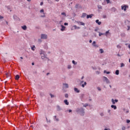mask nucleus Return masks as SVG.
<instances>
[{
  "instance_id": "obj_1",
  "label": "nucleus",
  "mask_w": 130,
  "mask_h": 130,
  "mask_svg": "<svg viewBox=\"0 0 130 130\" xmlns=\"http://www.w3.org/2000/svg\"><path fill=\"white\" fill-rule=\"evenodd\" d=\"M47 39V35L42 34L41 35V39Z\"/></svg>"
},
{
  "instance_id": "obj_2",
  "label": "nucleus",
  "mask_w": 130,
  "mask_h": 130,
  "mask_svg": "<svg viewBox=\"0 0 130 130\" xmlns=\"http://www.w3.org/2000/svg\"><path fill=\"white\" fill-rule=\"evenodd\" d=\"M126 8H128V6L126 5H124L123 6H121L122 10H124V11H126Z\"/></svg>"
},
{
  "instance_id": "obj_3",
  "label": "nucleus",
  "mask_w": 130,
  "mask_h": 130,
  "mask_svg": "<svg viewBox=\"0 0 130 130\" xmlns=\"http://www.w3.org/2000/svg\"><path fill=\"white\" fill-rule=\"evenodd\" d=\"M115 102L116 103H117L118 102V100H114L113 99H112V104H115Z\"/></svg>"
},
{
  "instance_id": "obj_4",
  "label": "nucleus",
  "mask_w": 130,
  "mask_h": 130,
  "mask_svg": "<svg viewBox=\"0 0 130 130\" xmlns=\"http://www.w3.org/2000/svg\"><path fill=\"white\" fill-rule=\"evenodd\" d=\"M41 54H42L41 57H42V59H44V58H47L46 57V55H45L44 54L42 53Z\"/></svg>"
},
{
  "instance_id": "obj_5",
  "label": "nucleus",
  "mask_w": 130,
  "mask_h": 130,
  "mask_svg": "<svg viewBox=\"0 0 130 130\" xmlns=\"http://www.w3.org/2000/svg\"><path fill=\"white\" fill-rule=\"evenodd\" d=\"M61 31H64L66 30V26L63 25H61Z\"/></svg>"
},
{
  "instance_id": "obj_6",
  "label": "nucleus",
  "mask_w": 130,
  "mask_h": 130,
  "mask_svg": "<svg viewBox=\"0 0 130 130\" xmlns=\"http://www.w3.org/2000/svg\"><path fill=\"white\" fill-rule=\"evenodd\" d=\"M111 108H113V109H114L115 110L117 109V107H116V106H114L113 105H111Z\"/></svg>"
},
{
  "instance_id": "obj_7",
  "label": "nucleus",
  "mask_w": 130,
  "mask_h": 130,
  "mask_svg": "<svg viewBox=\"0 0 130 130\" xmlns=\"http://www.w3.org/2000/svg\"><path fill=\"white\" fill-rule=\"evenodd\" d=\"M104 79L105 81H106L107 83H109V80H108V78L106 77H104Z\"/></svg>"
},
{
  "instance_id": "obj_8",
  "label": "nucleus",
  "mask_w": 130,
  "mask_h": 130,
  "mask_svg": "<svg viewBox=\"0 0 130 130\" xmlns=\"http://www.w3.org/2000/svg\"><path fill=\"white\" fill-rule=\"evenodd\" d=\"M95 22L96 24H98L99 25H100L101 24V22L99 21V20L97 19L95 20Z\"/></svg>"
},
{
  "instance_id": "obj_9",
  "label": "nucleus",
  "mask_w": 130,
  "mask_h": 130,
  "mask_svg": "<svg viewBox=\"0 0 130 130\" xmlns=\"http://www.w3.org/2000/svg\"><path fill=\"white\" fill-rule=\"evenodd\" d=\"M74 91L75 92H77V93H80V90L79 89H78V88H74Z\"/></svg>"
},
{
  "instance_id": "obj_10",
  "label": "nucleus",
  "mask_w": 130,
  "mask_h": 130,
  "mask_svg": "<svg viewBox=\"0 0 130 130\" xmlns=\"http://www.w3.org/2000/svg\"><path fill=\"white\" fill-rule=\"evenodd\" d=\"M21 28L23 30H26L27 29V26L26 25H24L23 26H21Z\"/></svg>"
},
{
  "instance_id": "obj_11",
  "label": "nucleus",
  "mask_w": 130,
  "mask_h": 130,
  "mask_svg": "<svg viewBox=\"0 0 130 130\" xmlns=\"http://www.w3.org/2000/svg\"><path fill=\"white\" fill-rule=\"evenodd\" d=\"M19 79H20V76H19V75H17L16 76H15V80H19Z\"/></svg>"
},
{
  "instance_id": "obj_12",
  "label": "nucleus",
  "mask_w": 130,
  "mask_h": 130,
  "mask_svg": "<svg viewBox=\"0 0 130 130\" xmlns=\"http://www.w3.org/2000/svg\"><path fill=\"white\" fill-rule=\"evenodd\" d=\"M64 103H65V104L66 105H69V102H68L67 100H66L64 101Z\"/></svg>"
},
{
  "instance_id": "obj_13",
  "label": "nucleus",
  "mask_w": 130,
  "mask_h": 130,
  "mask_svg": "<svg viewBox=\"0 0 130 130\" xmlns=\"http://www.w3.org/2000/svg\"><path fill=\"white\" fill-rule=\"evenodd\" d=\"M92 16H93V14L87 15V19H89V18H92Z\"/></svg>"
},
{
  "instance_id": "obj_14",
  "label": "nucleus",
  "mask_w": 130,
  "mask_h": 130,
  "mask_svg": "<svg viewBox=\"0 0 130 130\" xmlns=\"http://www.w3.org/2000/svg\"><path fill=\"white\" fill-rule=\"evenodd\" d=\"M63 86H64L65 88H69V84H67V83H64L63 84Z\"/></svg>"
},
{
  "instance_id": "obj_15",
  "label": "nucleus",
  "mask_w": 130,
  "mask_h": 130,
  "mask_svg": "<svg viewBox=\"0 0 130 130\" xmlns=\"http://www.w3.org/2000/svg\"><path fill=\"white\" fill-rule=\"evenodd\" d=\"M61 108H60V107H59V106H57V110L58 111H59V110H61Z\"/></svg>"
},
{
  "instance_id": "obj_16",
  "label": "nucleus",
  "mask_w": 130,
  "mask_h": 130,
  "mask_svg": "<svg viewBox=\"0 0 130 130\" xmlns=\"http://www.w3.org/2000/svg\"><path fill=\"white\" fill-rule=\"evenodd\" d=\"M115 74H116L117 75H119V70H116V72H115Z\"/></svg>"
},
{
  "instance_id": "obj_17",
  "label": "nucleus",
  "mask_w": 130,
  "mask_h": 130,
  "mask_svg": "<svg viewBox=\"0 0 130 130\" xmlns=\"http://www.w3.org/2000/svg\"><path fill=\"white\" fill-rule=\"evenodd\" d=\"M86 85H87V82H85L84 84H82V87H83V88H84V87H85V86H86Z\"/></svg>"
},
{
  "instance_id": "obj_18",
  "label": "nucleus",
  "mask_w": 130,
  "mask_h": 130,
  "mask_svg": "<svg viewBox=\"0 0 130 130\" xmlns=\"http://www.w3.org/2000/svg\"><path fill=\"white\" fill-rule=\"evenodd\" d=\"M86 16H87V14L86 13H83L82 18H85V17H86Z\"/></svg>"
},
{
  "instance_id": "obj_19",
  "label": "nucleus",
  "mask_w": 130,
  "mask_h": 130,
  "mask_svg": "<svg viewBox=\"0 0 130 130\" xmlns=\"http://www.w3.org/2000/svg\"><path fill=\"white\" fill-rule=\"evenodd\" d=\"M61 15H62L63 16H65V17L67 16V14L64 12H62L61 13Z\"/></svg>"
},
{
  "instance_id": "obj_20",
  "label": "nucleus",
  "mask_w": 130,
  "mask_h": 130,
  "mask_svg": "<svg viewBox=\"0 0 130 130\" xmlns=\"http://www.w3.org/2000/svg\"><path fill=\"white\" fill-rule=\"evenodd\" d=\"M74 27L75 29H80V27H77V25H74Z\"/></svg>"
},
{
  "instance_id": "obj_21",
  "label": "nucleus",
  "mask_w": 130,
  "mask_h": 130,
  "mask_svg": "<svg viewBox=\"0 0 130 130\" xmlns=\"http://www.w3.org/2000/svg\"><path fill=\"white\" fill-rule=\"evenodd\" d=\"M105 34H102L101 32H99V36H102V35H105Z\"/></svg>"
},
{
  "instance_id": "obj_22",
  "label": "nucleus",
  "mask_w": 130,
  "mask_h": 130,
  "mask_svg": "<svg viewBox=\"0 0 130 130\" xmlns=\"http://www.w3.org/2000/svg\"><path fill=\"white\" fill-rule=\"evenodd\" d=\"M55 120L58 121V118H56V116H54Z\"/></svg>"
},
{
  "instance_id": "obj_23",
  "label": "nucleus",
  "mask_w": 130,
  "mask_h": 130,
  "mask_svg": "<svg viewBox=\"0 0 130 130\" xmlns=\"http://www.w3.org/2000/svg\"><path fill=\"white\" fill-rule=\"evenodd\" d=\"M80 24L82 26H84V25H85V23L84 22H80Z\"/></svg>"
},
{
  "instance_id": "obj_24",
  "label": "nucleus",
  "mask_w": 130,
  "mask_h": 130,
  "mask_svg": "<svg viewBox=\"0 0 130 130\" xmlns=\"http://www.w3.org/2000/svg\"><path fill=\"white\" fill-rule=\"evenodd\" d=\"M31 49H32V50H33V51L35 50V46H33L31 47Z\"/></svg>"
},
{
  "instance_id": "obj_25",
  "label": "nucleus",
  "mask_w": 130,
  "mask_h": 130,
  "mask_svg": "<svg viewBox=\"0 0 130 130\" xmlns=\"http://www.w3.org/2000/svg\"><path fill=\"white\" fill-rule=\"evenodd\" d=\"M100 51H101V53H103V52H104V51H103V49H100Z\"/></svg>"
},
{
  "instance_id": "obj_26",
  "label": "nucleus",
  "mask_w": 130,
  "mask_h": 130,
  "mask_svg": "<svg viewBox=\"0 0 130 130\" xmlns=\"http://www.w3.org/2000/svg\"><path fill=\"white\" fill-rule=\"evenodd\" d=\"M108 33H109V30H107V31L106 32V34H105L106 36H107V34H108Z\"/></svg>"
},
{
  "instance_id": "obj_27",
  "label": "nucleus",
  "mask_w": 130,
  "mask_h": 130,
  "mask_svg": "<svg viewBox=\"0 0 130 130\" xmlns=\"http://www.w3.org/2000/svg\"><path fill=\"white\" fill-rule=\"evenodd\" d=\"M104 73H106L107 75L110 74V72H106V71H104Z\"/></svg>"
},
{
  "instance_id": "obj_28",
  "label": "nucleus",
  "mask_w": 130,
  "mask_h": 130,
  "mask_svg": "<svg viewBox=\"0 0 130 130\" xmlns=\"http://www.w3.org/2000/svg\"><path fill=\"white\" fill-rule=\"evenodd\" d=\"M124 67V63H121V68H122V67Z\"/></svg>"
},
{
  "instance_id": "obj_29",
  "label": "nucleus",
  "mask_w": 130,
  "mask_h": 130,
  "mask_svg": "<svg viewBox=\"0 0 130 130\" xmlns=\"http://www.w3.org/2000/svg\"><path fill=\"white\" fill-rule=\"evenodd\" d=\"M106 2H107V4H109V3H110V0H106Z\"/></svg>"
},
{
  "instance_id": "obj_30",
  "label": "nucleus",
  "mask_w": 130,
  "mask_h": 130,
  "mask_svg": "<svg viewBox=\"0 0 130 130\" xmlns=\"http://www.w3.org/2000/svg\"><path fill=\"white\" fill-rule=\"evenodd\" d=\"M117 48H121V46H120L119 45H117Z\"/></svg>"
},
{
  "instance_id": "obj_31",
  "label": "nucleus",
  "mask_w": 130,
  "mask_h": 130,
  "mask_svg": "<svg viewBox=\"0 0 130 130\" xmlns=\"http://www.w3.org/2000/svg\"><path fill=\"white\" fill-rule=\"evenodd\" d=\"M72 63H73V64H76L77 63V62H76L75 61V60H73V61H72Z\"/></svg>"
},
{
  "instance_id": "obj_32",
  "label": "nucleus",
  "mask_w": 130,
  "mask_h": 130,
  "mask_svg": "<svg viewBox=\"0 0 130 130\" xmlns=\"http://www.w3.org/2000/svg\"><path fill=\"white\" fill-rule=\"evenodd\" d=\"M40 13H44V10H43V9L41 10Z\"/></svg>"
},
{
  "instance_id": "obj_33",
  "label": "nucleus",
  "mask_w": 130,
  "mask_h": 130,
  "mask_svg": "<svg viewBox=\"0 0 130 130\" xmlns=\"http://www.w3.org/2000/svg\"><path fill=\"white\" fill-rule=\"evenodd\" d=\"M122 130H125V126H123L122 127Z\"/></svg>"
},
{
  "instance_id": "obj_34",
  "label": "nucleus",
  "mask_w": 130,
  "mask_h": 130,
  "mask_svg": "<svg viewBox=\"0 0 130 130\" xmlns=\"http://www.w3.org/2000/svg\"><path fill=\"white\" fill-rule=\"evenodd\" d=\"M50 96H51V98H53V97H54V95H53L52 94H50Z\"/></svg>"
},
{
  "instance_id": "obj_35",
  "label": "nucleus",
  "mask_w": 130,
  "mask_h": 130,
  "mask_svg": "<svg viewBox=\"0 0 130 130\" xmlns=\"http://www.w3.org/2000/svg\"><path fill=\"white\" fill-rule=\"evenodd\" d=\"M66 98H68L69 97V95L68 94H65Z\"/></svg>"
},
{
  "instance_id": "obj_36",
  "label": "nucleus",
  "mask_w": 130,
  "mask_h": 130,
  "mask_svg": "<svg viewBox=\"0 0 130 130\" xmlns=\"http://www.w3.org/2000/svg\"><path fill=\"white\" fill-rule=\"evenodd\" d=\"M64 26H68V25H69V23H64Z\"/></svg>"
},
{
  "instance_id": "obj_37",
  "label": "nucleus",
  "mask_w": 130,
  "mask_h": 130,
  "mask_svg": "<svg viewBox=\"0 0 130 130\" xmlns=\"http://www.w3.org/2000/svg\"><path fill=\"white\" fill-rule=\"evenodd\" d=\"M83 106H84V107H87V106H88V104H86Z\"/></svg>"
},
{
  "instance_id": "obj_38",
  "label": "nucleus",
  "mask_w": 130,
  "mask_h": 130,
  "mask_svg": "<svg viewBox=\"0 0 130 130\" xmlns=\"http://www.w3.org/2000/svg\"><path fill=\"white\" fill-rule=\"evenodd\" d=\"M130 120H126V123H129Z\"/></svg>"
},
{
  "instance_id": "obj_39",
  "label": "nucleus",
  "mask_w": 130,
  "mask_h": 130,
  "mask_svg": "<svg viewBox=\"0 0 130 130\" xmlns=\"http://www.w3.org/2000/svg\"><path fill=\"white\" fill-rule=\"evenodd\" d=\"M98 90H99V91H101V88H100V87H98Z\"/></svg>"
},
{
  "instance_id": "obj_40",
  "label": "nucleus",
  "mask_w": 130,
  "mask_h": 130,
  "mask_svg": "<svg viewBox=\"0 0 130 130\" xmlns=\"http://www.w3.org/2000/svg\"><path fill=\"white\" fill-rule=\"evenodd\" d=\"M4 19V17L0 15V19Z\"/></svg>"
},
{
  "instance_id": "obj_41",
  "label": "nucleus",
  "mask_w": 130,
  "mask_h": 130,
  "mask_svg": "<svg viewBox=\"0 0 130 130\" xmlns=\"http://www.w3.org/2000/svg\"><path fill=\"white\" fill-rule=\"evenodd\" d=\"M93 45H94V44H96V42L93 41L92 43Z\"/></svg>"
},
{
  "instance_id": "obj_42",
  "label": "nucleus",
  "mask_w": 130,
  "mask_h": 130,
  "mask_svg": "<svg viewBox=\"0 0 130 130\" xmlns=\"http://www.w3.org/2000/svg\"><path fill=\"white\" fill-rule=\"evenodd\" d=\"M71 68H72V66H68V69H71Z\"/></svg>"
},
{
  "instance_id": "obj_43",
  "label": "nucleus",
  "mask_w": 130,
  "mask_h": 130,
  "mask_svg": "<svg viewBox=\"0 0 130 130\" xmlns=\"http://www.w3.org/2000/svg\"><path fill=\"white\" fill-rule=\"evenodd\" d=\"M40 5L43 6V2H41V4H40Z\"/></svg>"
},
{
  "instance_id": "obj_44",
  "label": "nucleus",
  "mask_w": 130,
  "mask_h": 130,
  "mask_svg": "<svg viewBox=\"0 0 130 130\" xmlns=\"http://www.w3.org/2000/svg\"><path fill=\"white\" fill-rule=\"evenodd\" d=\"M101 116H103V115H104L103 113H101Z\"/></svg>"
},
{
  "instance_id": "obj_45",
  "label": "nucleus",
  "mask_w": 130,
  "mask_h": 130,
  "mask_svg": "<svg viewBox=\"0 0 130 130\" xmlns=\"http://www.w3.org/2000/svg\"><path fill=\"white\" fill-rule=\"evenodd\" d=\"M89 43H92V40H89Z\"/></svg>"
},
{
  "instance_id": "obj_46",
  "label": "nucleus",
  "mask_w": 130,
  "mask_h": 130,
  "mask_svg": "<svg viewBox=\"0 0 130 130\" xmlns=\"http://www.w3.org/2000/svg\"><path fill=\"white\" fill-rule=\"evenodd\" d=\"M43 14H44V15L41 16V17H45V15H44V13H43Z\"/></svg>"
},
{
  "instance_id": "obj_47",
  "label": "nucleus",
  "mask_w": 130,
  "mask_h": 130,
  "mask_svg": "<svg viewBox=\"0 0 130 130\" xmlns=\"http://www.w3.org/2000/svg\"><path fill=\"white\" fill-rule=\"evenodd\" d=\"M130 29V27L128 26V29H127V30L128 31V30H129Z\"/></svg>"
},
{
  "instance_id": "obj_48",
  "label": "nucleus",
  "mask_w": 130,
  "mask_h": 130,
  "mask_svg": "<svg viewBox=\"0 0 130 130\" xmlns=\"http://www.w3.org/2000/svg\"><path fill=\"white\" fill-rule=\"evenodd\" d=\"M103 17H104V18H106V15H104Z\"/></svg>"
},
{
  "instance_id": "obj_49",
  "label": "nucleus",
  "mask_w": 130,
  "mask_h": 130,
  "mask_svg": "<svg viewBox=\"0 0 130 130\" xmlns=\"http://www.w3.org/2000/svg\"><path fill=\"white\" fill-rule=\"evenodd\" d=\"M55 2H59V0H54Z\"/></svg>"
},
{
  "instance_id": "obj_50",
  "label": "nucleus",
  "mask_w": 130,
  "mask_h": 130,
  "mask_svg": "<svg viewBox=\"0 0 130 130\" xmlns=\"http://www.w3.org/2000/svg\"><path fill=\"white\" fill-rule=\"evenodd\" d=\"M69 112H72V110H69Z\"/></svg>"
},
{
  "instance_id": "obj_51",
  "label": "nucleus",
  "mask_w": 130,
  "mask_h": 130,
  "mask_svg": "<svg viewBox=\"0 0 130 130\" xmlns=\"http://www.w3.org/2000/svg\"><path fill=\"white\" fill-rule=\"evenodd\" d=\"M6 76H9V73H7Z\"/></svg>"
},
{
  "instance_id": "obj_52",
  "label": "nucleus",
  "mask_w": 130,
  "mask_h": 130,
  "mask_svg": "<svg viewBox=\"0 0 130 130\" xmlns=\"http://www.w3.org/2000/svg\"><path fill=\"white\" fill-rule=\"evenodd\" d=\"M104 130H110V129H106V128H105Z\"/></svg>"
},
{
  "instance_id": "obj_53",
  "label": "nucleus",
  "mask_w": 130,
  "mask_h": 130,
  "mask_svg": "<svg viewBox=\"0 0 130 130\" xmlns=\"http://www.w3.org/2000/svg\"><path fill=\"white\" fill-rule=\"evenodd\" d=\"M28 2H31V0H27Z\"/></svg>"
},
{
  "instance_id": "obj_54",
  "label": "nucleus",
  "mask_w": 130,
  "mask_h": 130,
  "mask_svg": "<svg viewBox=\"0 0 130 130\" xmlns=\"http://www.w3.org/2000/svg\"><path fill=\"white\" fill-rule=\"evenodd\" d=\"M31 64L32 66H34V63L32 62Z\"/></svg>"
},
{
  "instance_id": "obj_55",
  "label": "nucleus",
  "mask_w": 130,
  "mask_h": 130,
  "mask_svg": "<svg viewBox=\"0 0 130 130\" xmlns=\"http://www.w3.org/2000/svg\"><path fill=\"white\" fill-rule=\"evenodd\" d=\"M81 79L83 80V79H84V76H83Z\"/></svg>"
},
{
  "instance_id": "obj_56",
  "label": "nucleus",
  "mask_w": 130,
  "mask_h": 130,
  "mask_svg": "<svg viewBox=\"0 0 130 130\" xmlns=\"http://www.w3.org/2000/svg\"><path fill=\"white\" fill-rule=\"evenodd\" d=\"M21 59H23L22 57H20Z\"/></svg>"
},
{
  "instance_id": "obj_57",
  "label": "nucleus",
  "mask_w": 130,
  "mask_h": 130,
  "mask_svg": "<svg viewBox=\"0 0 130 130\" xmlns=\"http://www.w3.org/2000/svg\"><path fill=\"white\" fill-rule=\"evenodd\" d=\"M128 47L129 48H130V45H128Z\"/></svg>"
},
{
  "instance_id": "obj_58",
  "label": "nucleus",
  "mask_w": 130,
  "mask_h": 130,
  "mask_svg": "<svg viewBox=\"0 0 130 130\" xmlns=\"http://www.w3.org/2000/svg\"><path fill=\"white\" fill-rule=\"evenodd\" d=\"M49 73H48L47 74V76H48V74H49Z\"/></svg>"
},
{
  "instance_id": "obj_59",
  "label": "nucleus",
  "mask_w": 130,
  "mask_h": 130,
  "mask_svg": "<svg viewBox=\"0 0 130 130\" xmlns=\"http://www.w3.org/2000/svg\"><path fill=\"white\" fill-rule=\"evenodd\" d=\"M118 56H120V55H119V54H118Z\"/></svg>"
},
{
  "instance_id": "obj_60",
  "label": "nucleus",
  "mask_w": 130,
  "mask_h": 130,
  "mask_svg": "<svg viewBox=\"0 0 130 130\" xmlns=\"http://www.w3.org/2000/svg\"><path fill=\"white\" fill-rule=\"evenodd\" d=\"M6 23H7V24H8V21H6Z\"/></svg>"
},
{
  "instance_id": "obj_61",
  "label": "nucleus",
  "mask_w": 130,
  "mask_h": 130,
  "mask_svg": "<svg viewBox=\"0 0 130 130\" xmlns=\"http://www.w3.org/2000/svg\"><path fill=\"white\" fill-rule=\"evenodd\" d=\"M82 83H84V81H81V84H82Z\"/></svg>"
},
{
  "instance_id": "obj_62",
  "label": "nucleus",
  "mask_w": 130,
  "mask_h": 130,
  "mask_svg": "<svg viewBox=\"0 0 130 130\" xmlns=\"http://www.w3.org/2000/svg\"><path fill=\"white\" fill-rule=\"evenodd\" d=\"M129 62H130V58L129 59Z\"/></svg>"
},
{
  "instance_id": "obj_63",
  "label": "nucleus",
  "mask_w": 130,
  "mask_h": 130,
  "mask_svg": "<svg viewBox=\"0 0 130 130\" xmlns=\"http://www.w3.org/2000/svg\"><path fill=\"white\" fill-rule=\"evenodd\" d=\"M110 87L111 88V85H110Z\"/></svg>"
}]
</instances>
